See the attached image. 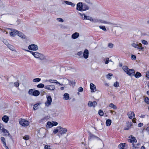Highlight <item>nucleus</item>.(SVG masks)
<instances>
[{"label": "nucleus", "mask_w": 149, "mask_h": 149, "mask_svg": "<svg viewBox=\"0 0 149 149\" xmlns=\"http://www.w3.org/2000/svg\"><path fill=\"white\" fill-rule=\"evenodd\" d=\"M123 69L127 74L130 76H133L134 74V70L129 69L127 66H124L123 67Z\"/></svg>", "instance_id": "f257e3e1"}, {"label": "nucleus", "mask_w": 149, "mask_h": 149, "mask_svg": "<svg viewBox=\"0 0 149 149\" xmlns=\"http://www.w3.org/2000/svg\"><path fill=\"white\" fill-rule=\"evenodd\" d=\"M52 123V126H56L58 124V123L56 122H53V123Z\"/></svg>", "instance_id": "13d9d810"}, {"label": "nucleus", "mask_w": 149, "mask_h": 149, "mask_svg": "<svg viewBox=\"0 0 149 149\" xmlns=\"http://www.w3.org/2000/svg\"><path fill=\"white\" fill-rule=\"evenodd\" d=\"M46 118H47L46 117H44L40 121L42 122L44 121H45L46 120Z\"/></svg>", "instance_id": "338daca9"}, {"label": "nucleus", "mask_w": 149, "mask_h": 149, "mask_svg": "<svg viewBox=\"0 0 149 149\" xmlns=\"http://www.w3.org/2000/svg\"><path fill=\"white\" fill-rule=\"evenodd\" d=\"M45 88L50 91H54L55 89V86L54 85H48L45 86Z\"/></svg>", "instance_id": "9d476101"}, {"label": "nucleus", "mask_w": 149, "mask_h": 149, "mask_svg": "<svg viewBox=\"0 0 149 149\" xmlns=\"http://www.w3.org/2000/svg\"><path fill=\"white\" fill-rule=\"evenodd\" d=\"M48 81L52 83H55L56 84H58L60 85H61L59 82H58L56 80H52L51 79H50Z\"/></svg>", "instance_id": "a878e982"}, {"label": "nucleus", "mask_w": 149, "mask_h": 149, "mask_svg": "<svg viewBox=\"0 0 149 149\" xmlns=\"http://www.w3.org/2000/svg\"><path fill=\"white\" fill-rule=\"evenodd\" d=\"M1 140L2 142L3 143H4L5 142V138L3 137H1Z\"/></svg>", "instance_id": "680f3d73"}, {"label": "nucleus", "mask_w": 149, "mask_h": 149, "mask_svg": "<svg viewBox=\"0 0 149 149\" xmlns=\"http://www.w3.org/2000/svg\"><path fill=\"white\" fill-rule=\"evenodd\" d=\"M113 44L111 43H109L108 44V47L109 48H111L113 47Z\"/></svg>", "instance_id": "8fccbe9b"}, {"label": "nucleus", "mask_w": 149, "mask_h": 149, "mask_svg": "<svg viewBox=\"0 0 149 149\" xmlns=\"http://www.w3.org/2000/svg\"><path fill=\"white\" fill-rule=\"evenodd\" d=\"M78 90L79 92H81L83 91V89L82 87H80L78 88Z\"/></svg>", "instance_id": "864d4df0"}, {"label": "nucleus", "mask_w": 149, "mask_h": 149, "mask_svg": "<svg viewBox=\"0 0 149 149\" xmlns=\"http://www.w3.org/2000/svg\"><path fill=\"white\" fill-rule=\"evenodd\" d=\"M127 115L128 117L131 119H132L133 118L135 117V114L133 112H129L127 114Z\"/></svg>", "instance_id": "4468645a"}, {"label": "nucleus", "mask_w": 149, "mask_h": 149, "mask_svg": "<svg viewBox=\"0 0 149 149\" xmlns=\"http://www.w3.org/2000/svg\"><path fill=\"white\" fill-rule=\"evenodd\" d=\"M68 80L69 81V85H72V86H74L75 85V81L74 80H73L72 81H70L69 79H68Z\"/></svg>", "instance_id": "7c9ffc66"}, {"label": "nucleus", "mask_w": 149, "mask_h": 149, "mask_svg": "<svg viewBox=\"0 0 149 149\" xmlns=\"http://www.w3.org/2000/svg\"><path fill=\"white\" fill-rule=\"evenodd\" d=\"M88 56V51L87 49L84 50L83 53V56L85 58H87Z\"/></svg>", "instance_id": "a211bd4d"}, {"label": "nucleus", "mask_w": 149, "mask_h": 149, "mask_svg": "<svg viewBox=\"0 0 149 149\" xmlns=\"http://www.w3.org/2000/svg\"><path fill=\"white\" fill-rule=\"evenodd\" d=\"M29 137L28 135H26L23 137V139L25 140H27L29 139Z\"/></svg>", "instance_id": "603ef678"}, {"label": "nucleus", "mask_w": 149, "mask_h": 149, "mask_svg": "<svg viewBox=\"0 0 149 149\" xmlns=\"http://www.w3.org/2000/svg\"><path fill=\"white\" fill-rule=\"evenodd\" d=\"M134 76L136 78H138L141 77V75L140 73L138 72L134 74Z\"/></svg>", "instance_id": "473e14b6"}, {"label": "nucleus", "mask_w": 149, "mask_h": 149, "mask_svg": "<svg viewBox=\"0 0 149 149\" xmlns=\"http://www.w3.org/2000/svg\"><path fill=\"white\" fill-rule=\"evenodd\" d=\"M79 14L81 15V18L83 19H86V15L83 13H79Z\"/></svg>", "instance_id": "72a5a7b5"}, {"label": "nucleus", "mask_w": 149, "mask_h": 149, "mask_svg": "<svg viewBox=\"0 0 149 149\" xmlns=\"http://www.w3.org/2000/svg\"><path fill=\"white\" fill-rule=\"evenodd\" d=\"M139 6L136 4L134 5L133 7V9L134 11H137L139 10Z\"/></svg>", "instance_id": "b1692460"}, {"label": "nucleus", "mask_w": 149, "mask_h": 149, "mask_svg": "<svg viewBox=\"0 0 149 149\" xmlns=\"http://www.w3.org/2000/svg\"><path fill=\"white\" fill-rule=\"evenodd\" d=\"M19 124L23 126H27L29 124V122L24 119H21L19 121Z\"/></svg>", "instance_id": "7ed1b4c3"}, {"label": "nucleus", "mask_w": 149, "mask_h": 149, "mask_svg": "<svg viewBox=\"0 0 149 149\" xmlns=\"http://www.w3.org/2000/svg\"><path fill=\"white\" fill-rule=\"evenodd\" d=\"M83 11L88 10L89 9V7L86 5L84 4L83 5Z\"/></svg>", "instance_id": "c85d7f7f"}, {"label": "nucleus", "mask_w": 149, "mask_h": 149, "mask_svg": "<svg viewBox=\"0 0 149 149\" xmlns=\"http://www.w3.org/2000/svg\"><path fill=\"white\" fill-rule=\"evenodd\" d=\"M28 49L31 50L36 51L38 49V46L35 44H31L29 46Z\"/></svg>", "instance_id": "39448f33"}, {"label": "nucleus", "mask_w": 149, "mask_h": 149, "mask_svg": "<svg viewBox=\"0 0 149 149\" xmlns=\"http://www.w3.org/2000/svg\"><path fill=\"white\" fill-rule=\"evenodd\" d=\"M141 42L143 44L145 45H147L148 44V42L145 40H143L141 41Z\"/></svg>", "instance_id": "de8ad7c7"}, {"label": "nucleus", "mask_w": 149, "mask_h": 149, "mask_svg": "<svg viewBox=\"0 0 149 149\" xmlns=\"http://www.w3.org/2000/svg\"><path fill=\"white\" fill-rule=\"evenodd\" d=\"M58 131L59 132V129H55L54 130L53 132L54 134H56L57 133Z\"/></svg>", "instance_id": "052dcab7"}, {"label": "nucleus", "mask_w": 149, "mask_h": 149, "mask_svg": "<svg viewBox=\"0 0 149 149\" xmlns=\"http://www.w3.org/2000/svg\"><path fill=\"white\" fill-rule=\"evenodd\" d=\"M0 133H3V134L4 135L6 136H8L9 135V133L7 131V130L5 129L3 127L1 128V129L0 130Z\"/></svg>", "instance_id": "0eeeda50"}, {"label": "nucleus", "mask_w": 149, "mask_h": 149, "mask_svg": "<svg viewBox=\"0 0 149 149\" xmlns=\"http://www.w3.org/2000/svg\"><path fill=\"white\" fill-rule=\"evenodd\" d=\"M56 20L59 22H64V20L61 18H57Z\"/></svg>", "instance_id": "09e8293b"}, {"label": "nucleus", "mask_w": 149, "mask_h": 149, "mask_svg": "<svg viewBox=\"0 0 149 149\" xmlns=\"http://www.w3.org/2000/svg\"><path fill=\"white\" fill-rule=\"evenodd\" d=\"M34 57L38 58L40 60H45L46 61H47V57L44 55L38 52H36Z\"/></svg>", "instance_id": "f03ea898"}, {"label": "nucleus", "mask_w": 149, "mask_h": 149, "mask_svg": "<svg viewBox=\"0 0 149 149\" xmlns=\"http://www.w3.org/2000/svg\"><path fill=\"white\" fill-rule=\"evenodd\" d=\"M79 36V34L78 32H75L72 34L71 37L73 39H75L77 38Z\"/></svg>", "instance_id": "dca6fc26"}, {"label": "nucleus", "mask_w": 149, "mask_h": 149, "mask_svg": "<svg viewBox=\"0 0 149 149\" xmlns=\"http://www.w3.org/2000/svg\"><path fill=\"white\" fill-rule=\"evenodd\" d=\"M15 86L17 87L19 86V84L18 82H16L14 83Z\"/></svg>", "instance_id": "5fc2aeb1"}, {"label": "nucleus", "mask_w": 149, "mask_h": 149, "mask_svg": "<svg viewBox=\"0 0 149 149\" xmlns=\"http://www.w3.org/2000/svg\"><path fill=\"white\" fill-rule=\"evenodd\" d=\"M109 107L115 109H117V108L116 106L113 103L110 104L109 105Z\"/></svg>", "instance_id": "f704fd0d"}, {"label": "nucleus", "mask_w": 149, "mask_h": 149, "mask_svg": "<svg viewBox=\"0 0 149 149\" xmlns=\"http://www.w3.org/2000/svg\"><path fill=\"white\" fill-rule=\"evenodd\" d=\"M90 88L92 92H94L96 91L95 86L93 83H91Z\"/></svg>", "instance_id": "2eb2a0df"}, {"label": "nucleus", "mask_w": 149, "mask_h": 149, "mask_svg": "<svg viewBox=\"0 0 149 149\" xmlns=\"http://www.w3.org/2000/svg\"><path fill=\"white\" fill-rule=\"evenodd\" d=\"M63 96L64 99L65 100H70L71 99L69 94L67 93H65Z\"/></svg>", "instance_id": "393cba45"}, {"label": "nucleus", "mask_w": 149, "mask_h": 149, "mask_svg": "<svg viewBox=\"0 0 149 149\" xmlns=\"http://www.w3.org/2000/svg\"><path fill=\"white\" fill-rule=\"evenodd\" d=\"M93 102L91 101H89L88 103V105L90 107L93 106Z\"/></svg>", "instance_id": "a18cd8bd"}, {"label": "nucleus", "mask_w": 149, "mask_h": 149, "mask_svg": "<svg viewBox=\"0 0 149 149\" xmlns=\"http://www.w3.org/2000/svg\"><path fill=\"white\" fill-rule=\"evenodd\" d=\"M86 19L88 20L91 21L93 22H97V20L95 19H93L92 17L89 16H87L86 17Z\"/></svg>", "instance_id": "4be33fe9"}, {"label": "nucleus", "mask_w": 149, "mask_h": 149, "mask_svg": "<svg viewBox=\"0 0 149 149\" xmlns=\"http://www.w3.org/2000/svg\"><path fill=\"white\" fill-rule=\"evenodd\" d=\"M2 119L5 123H7L9 120V118L7 116L4 115L2 117Z\"/></svg>", "instance_id": "aec40b11"}, {"label": "nucleus", "mask_w": 149, "mask_h": 149, "mask_svg": "<svg viewBox=\"0 0 149 149\" xmlns=\"http://www.w3.org/2000/svg\"><path fill=\"white\" fill-rule=\"evenodd\" d=\"M44 148L45 149H49L50 148V146L46 145L45 146Z\"/></svg>", "instance_id": "e2e57ef3"}, {"label": "nucleus", "mask_w": 149, "mask_h": 149, "mask_svg": "<svg viewBox=\"0 0 149 149\" xmlns=\"http://www.w3.org/2000/svg\"><path fill=\"white\" fill-rule=\"evenodd\" d=\"M146 77L149 79V71H148L147 72Z\"/></svg>", "instance_id": "774afa93"}, {"label": "nucleus", "mask_w": 149, "mask_h": 149, "mask_svg": "<svg viewBox=\"0 0 149 149\" xmlns=\"http://www.w3.org/2000/svg\"><path fill=\"white\" fill-rule=\"evenodd\" d=\"M103 61L105 64H107L109 62H112L111 60H109V58H104L103 60Z\"/></svg>", "instance_id": "bb28decb"}, {"label": "nucleus", "mask_w": 149, "mask_h": 149, "mask_svg": "<svg viewBox=\"0 0 149 149\" xmlns=\"http://www.w3.org/2000/svg\"><path fill=\"white\" fill-rule=\"evenodd\" d=\"M113 74L111 73H109L107 75V78L109 79H111V78L110 77H111L112 76Z\"/></svg>", "instance_id": "49530a36"}, {"label": "nucleus", "mask_w": 149, "mask_h": 149, "mask_svg": "<svg viewBox=\"0 0 149 149\" xmlns=\"http://www.w3.org/2000/svg\"><path fill=\"white\" fill-rule=\"evenodd\" d=\"M64 2L65 3H66L67 5H70L72 7H74L75 6V4L74 3L71 2L65 1H64Z\"/></svg>", "instance_id": "412c9836"}, {"label": "nucleus", "mask_w": 149, "mask_h": 149, "mask_svg": "<svg viewBox=\"0 0 149 149\" xmlns=\"http://www.w3.org/2000/svg\"><path fill=\"white\" fill-rule=\"evenodd\" d=\"M3 43H4V44L6 45H9L8 44V42L6 41V40H4L3 41Z\"/></svg>", "instance_id": "0e129e2a"}, {"label": "nucleus", "mask_w": 149, "mask_h": 149, "mask_svg": "<svg viewBox=\"0 0 149 149\" xmlns=\"http://www.w3.org/2000/svg\"><path fill=\"white\" fill-rule=\"evenodd\" d=\"M93 138H96L97 140H100L99 138L95 136L90 132L89 133V137H88V139H91Z\"/></svg>", "instance_id": "f3484780"}, {"label": "nucleus", "mask_w": 149, "mask_h": 149, "mask_svg": "<svg viewBox=\"0 0 149 149\" xmlns=\"http://www.w3.org/2000/svg\"><path fill=\"white\" fill-rule=\"evenodd\" d=\"M111 123V121L110 119H109L107 120L106 121V123L107 126H109L110 125Z\"/></svg>", "instance_id": "cd10ccee"}, {"label": "nucleus", "mask_w": 149, "mask_h": 149, "mask_svg": "<svg viewBox=\"0 0 149 149\" xmlns=\"http://www.w3.org/2000/svg\"><path fill=\"white\" fill-rule=\"evenodd\" d=\"M82 54V53L81 52H78L77 53V55L79 56H80Z\"/></svg>", "instance_id": "69168bd1"}, {"label": "nucleus", "mask_w": 149, "mask_h": 149, "mask_svg": "<svg viewBox=\"0 0 149 149\" xmlns=\"http://www.w3.org/2000/svg\"><path fill=\"white\" fill-rule=\"evenodd\" d=\"M46 126L47 128H51L52 127V123L49 121L48 122Z\"/></svg>", "instance_id": "c756f323"}, {"label": "nucleus", "mask_w": 149, "mask_h": 149, "mask_svg": "<svg viewBox=\"0 0 149 149\" xmlns=\"http://www.w3.org/2000/svg\"><path fill=\"white\" fill-rule=\"evenodd\" d=\"M57 128L59 129V132L62 135L64 134L67 131V129L63 128L60 126L58 127Z\"/></svg>", "instance_id": "423d86ee"}, {"label": "nucleus", "mask_w": 149, "mask_h": 149, "mask_svg": "<svg viewBox=\"0 0 149 149\" xmlns=\"http://www.w3.org/2000/svg\"><path fill=\"white\" fill-rule=\"evenodd\" d=\"M18 32L19 31L13 29L10 33V35L11 36L14 37L16 35H17Z\"/></svg>", "instance_id": "9b49d317"}, {"label": "nucleus", "mask_w": 149, "mask_h": 149, "mask_svg": "<svg viewBox=\"0 0 149 149\" xmlns=\"http://www.w3.org/2000/svg\"><path fill=\"white\" fill-rule=\"evenodd\" d=\"M99 21L100 23L104 24H107L109 25H113L114 27H115L116 25V24L112 23L111 22L107 21H105L103 20H100Z\"/></svg>", "instance_id": "1a4fd4ad"}, {"label": "nucleus", "mask_w": 149, "mask_h": 149, "mask_svg": "<svg viewBox=\"0 0 149 149\" xmlns=\"http://www.w3.org/2000/svg\"><path fill=\"white\" fill-rule=\"evenodd\" d=\"M33 89H31L29 90L28 93L30 95H32L33 93Z\"/></svg>", "instance_id": "3c124183"}, {"label": "nucleus", "mask_w": 149, "mask_h": 149, "mask_svg": "<svg viewBox=\"0 0 149 149\" xmlns=\"http://www.w3.org/2000/svg\"><path fill=\"white\" fill-rule=\"evenodd\" d=\"M136 56L135 55H132L131 56V58L132 60H135L136 59Z\"/></svg>", "instance_id": "bf43d9fd"}, {"label": "nucleus", "mask_w": 149, "mask_h": 149, "mask_svg": "<svg viewBox=\"0 0 149 149\" xmlns=\"http://www.w3.org/2000/svg\"><path fill=\"white\" fill-rule=\"evenodd\" d=\"M132 46L134 48L141 49L142 51H143L144 49V47H142V45L141 43H139L138 44L132 43Z\"/></svg>", "instance_id": "20e7f679"}, {"label": "nucleus", "mask_w": 149, "mask_h": 149, "mask_svg": "<svg viewBox=\"0 0 149 149\" xmlns=\"http://www.w3.org/2000/svg\"><path fill=\"white\" fill-rule=\"evenodd\" d=\"M82 3L79 2L77 5V10L80 11H83Z\"/></svg>", "instance_id": "6e6552de"}, {"label": "nucleus", "mask_w": 149, "mask_h": 149, "mask_svg": "<svg viewBox=\"0 0 149 149\" xmlns=\"http://www.w3.org/2000/svg\"><path fill=\"white\" fill-rule=\"evenodd\" d=\"M125 144V143H121L118 145V148L120 149H123Z\"/></svg>", "instance_id": "2f4dec72"}, {"label": "nucleus", "mask_w": 149, "mask_h": 149, "mask_svg": "<svg viewBox=\"0 0 149 149\" xmlns=\"http://www.w3.org/2000/svg\"><path fill=\"white\" fill-rule=\"evenodd\" d=\"M93 107H95L97 105V103L95 101H94L93 102Z\"/></svg>", "instance_id": "4d7b16f0"}, {"label": "nucleus", "mask_w": 149, "mask_h": 149, "mask_svg": "<svg viewBox=\"0 0 149 149\" xmlns=\"http://www.w3.org/2000/svg\"><path fill=\"white\" fill-rule=\"evenodd\" d=\"M41 80V79L39 78H36L34 79L33 80V81L35 82H37L40 81Z\"/></svg>", "instance_id": "ea45409f"}, {"label": "nucleus", "mask_w": 149, "mask_h": 149, "mask_svg": "<svg viewBox=\"0 0 149 149\" xmlns=\"http://www.w3.org/2000/svg\"><path fill=\"white\" fill-rule=\"evenodd\" d=\"M39 104H40L39 103H37L36 104H35L33 105V109L34 110H36L38 108V106Z\"/></svg>", "instance_id": "c9c22d12"}, {"label": "nucleus", "mask_w": 149, "mask_h": 149, "mask_svg": "<svg viewBox=\"0 0 149 149\" xmlns=\"http://www.w3.org/2000/svg\"><path fill=\"white\" fill-rule=\"evenodd\" d=\"M24 50L25 51H26V52H29L30 53H31L34 57V56L35 55V54H36V52H33V51H30L29 50H26V49H24Z\"/></svg>", "instance_id": "58836bf2"}, {"label": "nucleus", "mask_w": 149, "mask_h": 149, "mask_svg": "<svg viewBox=\"0 0 149 149\" xmlns=\"http://www.w3.org/2000/svg\"><path fill=\"white\" fill-rule=\"evenodd\" d=\"M128 140L129 142L131 143H136L137 141L135 138L133 137L132 136H130Z\"/></svg>", "instance_id": "f8f14e48"}, {"label": "nucleus", "mask_w": 149, "mask_h": 149, "mask_svg": "<svg viewBox=\"0 0 149 149\" xmlns=\"http://www.w3.org/2000/svg\"><path fill=\"white\" fill-rule=\"evenodd\" d=\"M8 47L10 49V50L12 51H14V47L12 45L9 44L8 45Z\"/></svg>", "instance_id": "e433bc0d"}, {"label": "nucleus", "mask_w": 149, "mask_h": 149, "mask_svg": "<svg viewBox=\"0 0 149 149\" xmlns=\"http://www.w3.org/2000/svg\"><path fill=\"white\" fill-rule=\"evenodd\" d=\"M145 102L149 104V98L148 97H146L145 99Z\"/></svg>", "instance_id": "c03bdc74"}, {"label": "nucleus", "mask_w": 149, "mask_h": 149, "mask_svg": "<svg viewBox=\"0 0 149 149\" xmlns=\"http://www.w3.org/2000/svg\"><path fill=\"white\" fill-rule=\"evenodd\" d=\"M52 102V99L50 96H49L47 97V101L45 102V104L46 106H48L51 104Z\"/></svg>", "instance_id": "ddd939ff"}, {"label": "nucleus", "mask_w": 149, "mask_h": 149, "mask_svg": "<svg viewBox=\"0 0 149 149\" xmlns=\"http://www.w3.org/2000/svg\"><path fill=\"white\" fill-rule=\"evenodd\" d=\"M44 86V85L41 83L40 84L37 85V87L39 88H43Z\"/></svg>", "instance_id": "a19ab883"}, {"label": "nucleus", "mask_w": 149, "mask_h": 149, "mask_svg": "<svg viewBox=\"0 0 149 149\" xmlns=\"http://www.w3.org/2000/svg\"><path fill=\"white\" fill-rule=\"evenodd\" d=\"M17 35L22 39H25L26 38V36L22 32L19 31L17 34Z\"/></svg>", "instance_id": "6ab92c4d"}, {"label": "nucleus", "mask_w": 149, "mask_h": 149, "mask_svg": "<svg viewBox=\"0 0 149 149\" xmlns=\"http://www.w3.org/2000/svg\"><path fill=\"white\" fill-rule=\"evenodd\" d=\"M103 123H102L100 125H99L98 127V128L99 130H101L103 129Z\"/></svg>", "instance_id": "4c0bfd02"}, {"label": "nucleus", "mask_w": 149, "mask_h": 149, "mask_svg": "<svg viewBox=\"0 0 149 149\" xmlns=\"http://www.w3.org/2000/svg\"><path fill=\"white\" fill-rule=\"evenodd\" d=\"M40 94V92L38 91L35 90L34 91H33L32 95L35 96H37L39 95Z\"/></svg>", "instance_id": "5701e85b"}, {"label": "nucleus", "mask_w": 149, "mask_h": 149, "mask_svg": "<svg viewBox=\"0 0 149 149\" xmlns=\"http://www.w3.org/2000/svg\"><path fill=\"white\" fill-rule=\"evenodd\" d=\"M113 86L115 87H118L119 86V83L117 82H116L114 83Z\"/></svg>", "instance_id": "6e6d98bb"}, {"label": "nucleus", "mask_w": 149, "mask_h": 149, "mask_svg": "<svg viewBox=\"0 0 149 149\" xmlns=\"http://www.w3.org/2000/svg\"><path fill=\"white\" fill-rule=\"evenodd\" d=\"M98 114L100 116H102L104 115V112L101 110H99L98 111Z\"/></svg>", "instance_id": "37998d69"}, {"label": "nucleus", "mask_w": 149, "mask_h": 149, "mask_svg": "<svg viewBox=\"0 0 149 149\" xmlns=\"http://www.w3.org/2000/svg\"><path fill=\"white\" fill-rule=\"evenodd\" d=\"M99 28L104 31H107V30L106 29L105 27L104 26H99Z\"/></svg>", "instance_id": "79ce46f5"}]
</instances>
